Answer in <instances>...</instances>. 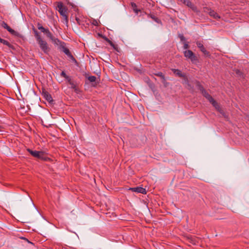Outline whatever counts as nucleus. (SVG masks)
Returning <instances> with one entry per match:
<instances>
[{"instance_id":"14","label":"nucleus","mask_w":249,"mask_h":249,"mask_svg":"<svg viewBox=\"0 0 249 249\" xmlns=\"http://www.w3.org/2000/svg\"><path fill=\"white\" fill-rule=\"evenodd\" d=\"M209 15L210 17L217 20L221 18V17L216 12L212 9Z\"/></svg>"},{"instance_id":"32","label":"nucleus","mask_w":249,"mask_h":249,"mask_svg":"<svg viewBox=\"0 0 249 249\" xmlns=\"http://www.w3.org/2000/svg\"><path fill=\"white\" fill-rule=\"evenodd\" d=\"M1 128H2V127H1V126H0V131H1Z\"/></svg>"},{"instance_id":"2","label":"nucleus","mask_w":249,"mask_h":249,"mask_svg":"<svg viewBox=\"0 0 249 249\" xmlns=\"http://www.w3.org/2000/svg\"><path fill=\"white\" fill-rule=\"evenodd\" d=\"M56 10L59 12L60 14L63 17L64 19L67 22L68 21V17L67 15V8L63 5L61 2L57 3Z\"/></svg>"},{"instance_id":"5","label":"nucleus","mask_w":249,"mask_h":249,"mask_svg":"<svg viewBox=\"0 0 249 249\" xmlns=\"http://www.w3.org/2000/svg\"><path fill=\"white\" fill-rule=\"evenodd\" d=\"M38 44H39V47L41 48V49L42 50V51L45 53L48 54L50 51V48L48 47L47 42L42 39L40 41L38 42Z\"/></svg>"},{"instance_id":"23","label":"nucleus","mask_w":249,"mask_h":249,"mask_svg":"<svg viewBox=\"0 0 249 249\" xmlns=\"http://www.w3.org/2000/svg\"><path fill=\"white\" fill-rule=\"evenodd\" d=\"M155 75L158 77H160L162 79H163V80L165 81V76H164V74L161 72H159L155 74Z\"/></svg>"},{"instance_id":"30","label":"nucleus","mask_w":249,"mask_h":249,"mask_svg":"<svg viewBox=\"0 0 249 249\" xmlns=\"http://www.w3.org/2000/svg\"><path fill=\"white\" fill-rule=\"evenodd\" d=\"M92 24L95 26H98V21L96 20H94L92 22Z\"/></svg>"},{"instance_id":"21","label":"nucleus","mask_w":249,"mask_h":249,"mask_svg":"<svg viewBox=\"0 0 249 249\" xmlns=\"http://www.w3.org/2000/svg\"><path fill=\"white\" fill-rule=\"evenodd\" d=\"M211 10L212 9L208 7H204L203 8V12L208 14H210Z\"/></svg>"},{"instance_id":"26","label":"nucleus","mask_w":249,"mask_h":249,"mask_svg":"<svg viewBox=\"0 0 249 249\" xmlns=\"http://www.w3.org/2000/svg\"><path fill=\"white\" fill-rule=\"evenodd\" d=\"M182 78H183V81H184L183 84H185V85H187V84H188V83L189 82L188 79L185 74H184V76L182 77Z\"/></svg>"},{"instance_id":"31","label":"nucleus","mask_w":249,"mask_h":249,"mask_svg":"<svg viewBox=\"0 0 249 249\" xmlns=\"http://www.w3.org/2000/svg\"><path fill=\"white\" fill-rule=\"evenodd\" d=\"M236 73L239 75H241V74H242V73L239 70H236Z\"/></svg>"},{"instance_id":"10","label":"nucleus","mask_w":249,"mask_h":249,"mask_svg":"<svg viewBox=\"0 0 249 249\" xmlns=\"http://www.w3.org/2000/svg\"><path fill=\"white\" fill-rule=\"evenodd\" d=\"M211 104L219 112H220L221 114L224 116L225 113L224 111L221 108L219 104L217 102H216L215 100H214L211 103Z\"/></svg>"},{"instance_id":"29","label":"nucleus","mask_w":249,"mask_h":249,"mask_svg":"<svg viewBox=\"0 0 249 249\" xmlns=\"http://www.w3.org/2000/svg\"><path fill=\"white\" fill-rule=\"evenodd\" d=\"M189 48L188 42L185 41L183 42V49L186 50Z\"/></svg>"},{"instance_id":"16","label":"nucleus","mask_w":249,"mask_h":249,"mask_svg":"<svg viewBox=\"0 0 249 249\" xmlns=\"http://www.w3.org/2000/svg\"><path fill=\"white\" fill-rule=\"evenodd\" d=\"M148 17L151 18L152 19H153L158 23H160V20L158 18H157L156 16L153 14H148Z\"/></svg>"},{"instance_id":"17","label":"nucleus","mask_w":249,"mask_h":249,"mask_svg":"<svg viewBox=\"0 0 249 249\" xmlns=\"http://www.w3.org/2000/svg\"><path fill=\"white\" fill-rule=\"evenodd\" d=\"M69 84L71 85V88L75 90H76V86L74 84V82L71 80V78L69 79L68 81Z\"/></svg>"},{"instance_id":"8","label":"nucleus","mask_w":249,"mask_h":249,"mask_svg":"<svg viewBox=\"0 0 249 249\" xmlns=\"http://www.w3.org/2000/svg\"><path fill=\"white\" fill-rule=\"evenodd\" d=\"M42 95L49 103H51L53 102L51 95L45 89H42Z\"/></svg>"},{"instance_id":"13","label":"nucleus","mask_w":249,"mask_h":249,"mask_svg":"<svg viewBox=\"0 0 249 249\" xmlns=\"http://www.w3.org/2000/svg\"><path fill=\"white\" fill-rule=\"evenodd\" d=\"M171 71L176 75L179 77L182 78L184 76L185 73H182V71L178 69H172Z\"/></svg>"},{"instance_id":"18","label":"nucleus","mask_w":249,"mask_h":249,"mask_svg":"<svg viewBox=\"0 0 249 249\" xmlns=\"http://www.w3.org/2000/svg\"><path fill=\"white\" fill-rule=\"evenodd\" d=\"M195 84H196V87H197L198 89L201 91V92L204 90L203 87L202 85L200 84V83L197 80L195 81Z\"/></svg>"},{"instance_id":"19","label":"nucleus","mask_w":249,"mask_h":249,"mask_svg":"<svg viewBox=\"0 0 249 249\" xmlns=\"http://www.w3.org/2000/svg\"><path fill=\"white\" fill-rule=\"evenodd\" d=\"M131 6H132V7L133 8V11L137 14H138L139 12L140 11V10H139V9H137V6L136 4L135 3H134V2H131Z\"/></svg>"},{"instance_id":"7","label":"nucleus","mask_w":249,"mask_h":249,"mask_svg":"<svg viewBox=\"0 0 249 249\" xmlns=\"http://www.w3.org/2000/svg\"><path fill=\"white\" fill-rule=\"evenodd\" d=\"M61 49L62 51L67 55V56L69 57L73 62H74L75 63H77V60L73 57L68 48L64 46H62L61 47Z\"/></svg>"},{"instance_id":"9","label":"nucleus","mask_w":249,"mask_h":249,"mask_svg":"<svg viewBox=\"0 0 249 249\" xmlns=\"http://www.w3.org/2000/svg\"><path fill=\"white\" fill-rule=\"evenodd\" d=\"M129 190H131L132 192L140 193L142 194H146V190L145 188L142 187H137L134 188H129Z\"/></svg>"},{"instance_id":"20","label":"nucleus","mask_w":249,"mask_h":249,"mask_svg":"<svg viewBox=\"0 0 249 249\" xmlns=\"http://www.w3.org/2000/svg\"><path fill=\"white\" fill-rule=\"evenodd\" d=\"M105 39L110 45V46L113 47L115 50H117V47L111 41H110L108 38L107 37H106Z\"/></svg>"},{"instance_id":"3","label":"nucleus","mask_w":249,"mask_h":249,"mask_svg":"<svg viewBox=\"0 0 249 249\" xmlns=\"http://www.w3.org/2000/svg\"><path fill=\"white\" fill-rule=\"evenodd\" d=\"M0 24H1V26L3 28H4V29H6L12 35H13L15 36L20 37V38H22L23 37L20 34H19L18 32L15 31L14 30L12 29L4 21H2L0 23Z\"/></svg>"},{"instance_id":"22","label":"nucleus","mask_w":249,"mask_h":249,"mask_svg":"<svg viewBox=\"0 0 249 249\" xmlns=\"http://www.w3.org/2000/svg\"><path fill=\"white\" fill-rule=\"evenodd\" d=\"M61 76L65 78L67 81L70 79V77L68 76L64 71H62L60 74Z\"/></svg>"},{"instance_id":"15","label":"nucleus","mask_w":249,"mask_h":249,"mask_svg":"<svg viewBox=\"0 0 249 249\" xmlns=\"http://www.w3.org/2000/svg\"><path fill=\"white\" fill-rule=\"evenodd\" d=\"M33 31L34 32L35 36L36 38V39L37 41V42H39L43 39L41 37V36H40L39 33L35 29H33Z\"/></svg>"},{"instance_id":"4","label":"nucleus","mask_w":249,"mask_h":249,"mask_svg":"<svg viewBox=\"0 0 249 249\" xmlns=\"http://www.w3.org/2000/svg\"><path fill=\"white\" fill-rule=\"evenodd\" d=\"M183 53L184 56L190 59L192 62H194L198 60L197 57L191 50H186L184 51Z\"/></svg>"},{"instance_id":"12","label":"nucleus","mask_w":249,"mask_h":249,"mask_svg":"<svg viewBox=\"0 0 249 249\" xmlns=\"http://www.w3.org/2000/svg\"><path fill=\"white\" fill-rule=\"evenodd\" d=\"M42 32L45 34L47 37L49 38L52 40L53 41L55 40V38L54 37V36L53 35V34L51 33V32L49 31L48 29L45 28Z\"/></svg>"},{"instance_id":"11","label":"nucleus","mask_w":249,"mask_h":249,"mask_svg":"<svg viewBox=\"0 0 249 249\" xmlns=\"http://www.w3.org/2000/svg\"><path fill=\"white\" fill-rule=\"evenodd\" d=\"M201 93L210 102V103L214 100L205 89L203 90L201 92Z\"/></svg>"},{"instance_id":"27","label":"nucleus","mask_w":249,"mask_h":249,"mask_svg":"<svg viewBox=\"0 0 249 249\" xmlns=\"http://www.w3.org/2000/svg\"><path fill=\"white\" fill-rule=\"evenodd\" d=\"M37 28L39 30H41V31L42 32L44 30V29H45V28H44L42 25L39 23H38L37 24Z\"/></svg>"},{"instance_id":"6","label":"nucleus","mask_w":249,"mask_h":249,"mask_svg":"<svg viewBox=\"0 0 249 249\" xmlns=\"http://www.w3.org/2000/svg\"><path fill=\"white\" fill-rule=\"evenodd\" d=\"M197 47L200 49V51L206 56H210V52L206 50V48L203 46L202 41H196Z\"/></svg>"},{"instance_id":"28","label":"nucleus","mask_w":249,"mask_h":249,"mask_svg":"<svg viewBox=\"0 0 249 249\" xmlns=\"http://www.w3.org/2000/svg\"><path fill=\"white\" fill-rule=\"evenodd\" d=\"M178 37L180 38L181 41H186L185 38L182 34H179Z\"/></svg>"},{"instance_id":"1","label":"nucleus","mask_w":249,"mask_h":249,"mask_svg":"<svg viewBox=\"0 0 249 249\" xmlns=\"http://www.w3.org/2000/svg\"><path fill=\"white\" fill-rule=\"evenodd\" d=\"M27 151L34 157L44 161H47L50 159L45 156V153L43 151H33L30 148H27Z\"/></svg>"},{"instance_id":"24","label":"nucleus","mask_w":249,"mask_h":249,"mask_svg":"<svg viewBox=\"0 0 249 249\" xmlns=\"http://www.w3.org/2000/svg\"><path fill=\"white\" fill-rule=\"evenodd\" d=\"M88 80L90 82H94L96 80V77L95 76H90L88 77Z\"/></svg>"},{"instance_id":"25","label":"nucleus","mask_w":249,"mask_h":249,"mask_svg":"<svg viewBox=\"0 0 249 249\" xmlns=\"http://www.w3.org/2000/svg\"><path fill=\"white\" fill-rule=\"evenodd\" d=\"M186 85H187V88L189 90H190L192 92H193L194 91V87H193V86L191 85V84L189 82Z\"/></svg>"}]
</instances>
